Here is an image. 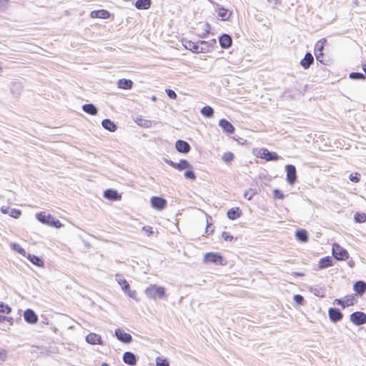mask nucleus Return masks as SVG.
I'll list each match as a JSON object with an SVG mask.
<instances>
[{"label": "nucleus", "mask_w": 366, "mask_h": 366, "mask_svg": "<svg viewBox=\"0 0 366 366\" xmlns=\"http://www.w3.org/2000/svg\"><path fill=\"white\" fill-rule=\"evenodd\" d=\"M242 212L238 207L231 208L230 209L228 210L227 213V217L231 220L238 219L242 216Z\"/></svg>", "instance_id": "obj_19"}, {"label": "nucleus", "mask_w": 366, "mask_h": 366, "mask_svg": "<svg viewBox=\"0 0 366 366\" xmlns=\"http://www.w3.org/2000/svg\"><path fill=\"white\" fill-rule=\"evenodd\" d=\"M267 1L274 4H277L280 3V0H267Z\"/></svg>", "instance_id": "obj_54"}, {"label": "nucleus", "mask_w": 366, "mask_h": 366, "mask_svg": "<svg viewBox=\"0 0 366 366\" xmlns=\"http://www.w3.org/2000/svg\"><path fill=\"white\" fill-rule=\"evenodd\" d=\"M354 218L355 222L358 223H363L366 222V214L363 212L355 213Z\"/></svg>", "instance_id": "obj_37"}, {"label": "nucleus", "mask_w": 366, "mask_h": 366, "mask_svg": "<svg viewBox=\"0 0 366 366\" xmlns=\"http://www.w3.org/2000/svg\"><path fill=\"white\" fill-rule=\"evenodd\" d=\"M24 317L25 321L30 324L36 323L38 321L37 315L32 310L30 309H28L24 312Z\"/></svg>", "instance_id": "obj_15"}, {"label": "nucleus", "mask_w": 366, "mask_h": 366, "mask_svg": "<svg viewBox=\"0 0 366 366\" xmlns=\"http://www.w3.org/2000/svg\"><path fill=\"white\" fill-rule=\"evenodd\" d=\"M327 39L325 38H322L320 39L315 46V54L316 56V59L320 61V62L322 61V59L324 58V54L323 50L326 45Z\"/></svg>", "instance_id": "obj_7"}, {"label": "nucleus", "mask_w": 366, "mask_h": 366, "mask_svg": "<svg viewBox=\"0 0 366 366\" xmlns=\"http://www.w3.org/2000/svg\"><path fill=\"white\" fill-rule=\"evenodd\" d=\"M118 88L122 89H131L133 86V81L130 79H121L117 81Z\"/></svg>", "instance_id": "obj_25"}, {"label": "nucleus", "mask_w": 366, "mask_h": 366, "mask_svg": "<svg viewBox=\"0 0 366 366\" xmlns=\"http://www.w3.org/2000/svg\"><path fill=\"white\" fill-rule=\"evenodd\" d=\"M134 122L139 126H140L142 127H144V128H149L152 125V122L151 120L147 119L144 118L143 117H137L135 119Z\"/></svg>", "instance_id": "obj_28"}, {"label": "nucleus", "mask_w": 366, "mask_h": 366, "mask_svg": "<svg viewBox=\"0 0 366 366\" xmlns=\"http://www.w3.org/2000/svg\"><path fill=\"white\" fill-rule=\"evenodd\" d=\"M11 312V308L6 304L0 302V313L8 315Z\"/></svg>", "instance_id": "obj_38"}, {"label": "nucleus", "mask_w": 366, "mask_h": 366, "mask_svg": "<svg viewBox=\"0 0 366 366\" xmlns=\"http://www.w3.org/2000/svg\"><path fill=\"white\" fill-rule=\"evenodd\" d=\"M115 335L117 339L122 342L129 343L132 341V335L121 329L116 330Z\"/></svg>", "instance_id": "obj_14"}, {"label": "nucleus", "mask_w": 366, "mask_h": 366, "mask_svg": "<svg viewBox=\"0 0 366 366\" xmlns=\"http://www.w3.org/2000/svg\"><path fill=\"white\" fill-rule=\"evenodd\" d=\"M273 195H274V197L276 199H282L285 197V195L283 194V193L281 191H280L279 189H274L273 191Z\"/></svg>", "instance_id": "obj_47"}, {"label": "nucleus", "mask_w": 366, "mask_h": 366, "mask_svg": "<svg viewBox=\"0 0 366 366\" xmlns=\"http://www.w3.org/2000/svg\"><path fill=\"white\" fill-rule=\"evenodd\" d=\"M350 320L356 325L366 323V315L362 312H355L350 315Z\"/></svg>", "instance_id": "obj_11"}, {"label": "nucleus", "mask_w": 366, "mask_h": 366, "mask_svg": "<svg viewBox=\"0 0 366 366\" xmlns=\"http://www.w3.org/2000/svg\"><path fill=\"white\" fill-rule=\"evenodd\" d=\"M218 16L221 19L222 21H226L229 19V17L232 15V12L229 11L228 9L220 7L217 10Z\"/></svg>", "instance_id": "obj_29"}, {"label": "nucleus", "mask_w": 366, "mask_h": 366, "mask_svg": "<svg viewBox=\"0 0 366 366\" xmlns=\"http://www.w3.org/2000/svg\"><path fill=\"white\" fill-rule=\"evenodd\" d=\"M89 16L92 19H107L110 17V13L105 9L94 10L90 12Z\"/></svg>", "instance_id": "obj_13"}, {"label": "nucleus", "mask_w": 366, "mask_h": 366, "mask_svg": "<svg viewBox=\"0 0 366 366\" xmlns=\"http://www.w3.org/2000/svg\"><path fill=\"white\" fill-rule=\"evenodd\" d=\"M86 341L91 345H102L101 336L93 332H91L86 335Z\"/></svg>", "instance_id": "obj_16"}, {"label": "nucleus", "mask_w": 366, "mask_h": 366, "mask_svg": "<svg viewBox=\"0 0 366 366\" xmlns=\"http://www.w3.org/2000/svg\"><path fill=\"white\" fill-rule=\"evenodd\" d=\"M151 204L152 207L158 210L164 209L167 206V201L159 197H153L151 199Z\"/></svg>", "instance_id": "obj_12"}, {"label": "nucleus", "mask_w": 366, "mask_h": 366, "mask_svg": "<svg viewBox=\"0 0 366 366\" xmlns=\"http://www.w3.org/2000/svg\"><path fill=\"white\" fill-rule=\"evenodd\" d=\"M28 259L30 260V262L36 265V266H42L44 262H43V260L39 258V257L37 256H35V255H31L29 254L28 256Z\"/></svg>", "instance_id": "obj_34"}, {"label": "nucleus", "mask_w": 366, "mask_h": 366, "mask_svg": "<svg viewBox=\"0 0 366 366\" xmlns=\"http://www.w3.org/2000/svg\"><path fill=\"white\" fill-rule=\"evenodd\" d=\"M201 113L207 117H210L213 115L214 110L211 107L205 106L202 109Z\"/></svg>", "instance_id": "obj_36"}, {"label": "nucleus", "mask_w": 366, "mask_h": 366, "mask_svg": "<svg viewBox=\"0 0 366 366\" xmlns=\"http://www.w3.org/2000/svg\"><path fill=\"white\" fill-rule=\"evenodd\" d=\"M166 92L170 99H175L177 98V94L173 90L167 89Z\"/></svg>", "instance_id": "obj_48"}, {"label": "nucleus", "mask_w": 366, "mask_h": 366, "mask_svg": "<svg viewBox=\"0 0 366 366\" xmlns=\"http://www.w3.org/2000/svg\"><path fill=\"white\" fill-rule=\"evenodd\" d=\"M176 149L179 152L188 153L190 151V145L185 141L178 140L175 144Z\"/></svg>", "instance_id": "obj_18"}, {"label": "nucleus", "mask_w": 366, "mask_h": 366, "mask_svg": "<svg viewBox=\"0 0 366 366\" xmlns=\"http://www.w3.org/2000/svg\"><path fill=\"white\" fill-rule=\"evenodd\" d=\"M9 4V0H0V9L6 8Z\"/></svg>", "instance_id": "obj_51"}, {"label": "nucleus", "mask_w": 366, "mask_h": 366, "mask_svg": "<svg viewBox=\"0 0 366 366\" xmlns=\"http://www.w3.org/2000/svg\"><path fill=\"white\" fill-rule=\"evenodd\" d=\"M219 126L223 130L229 134H233L234 132V127L227 120L222 119L219 121Z\"/></svg>", "instance_id": "obj_24"}, {"label": "nucleus", "mask_w": 366, "mask_h": 366, "mask_svg": "<svg viewBox=\"0 0 366 366\" xmlns=\"http://www.w3.org/2000/svg\"><path fill=\"white\" fill-rule=\"evenodd\" d=\"M222 159L226 163H230L234 159L233 153L228 152L222 155Z\"/></svg>", "instance_id": "obj_39"}, {"label": "nucleus", "mask_w": 366, "mask_h": 366, "mask_svg": "<svg viewBox=\"0 0 366 366\" xmlns=\"http://www.w3.org/2000/svg\"><path fill=\"white\" fill-rule=\"evenodd\" d=\"M333 265V260L331 257L321 258L318 262V269H323Z\"/></svg>", "instance_id": "obj_20"}, {"label": "nucleus", "mask_w": 366, "mask_h": 366, "mask_svg": "<svg viewBox=\"0 0 366 366\" xmlns=\"http://www.w3.org/2000/svg\"><path fill=\"white\" fill-rule=\"evenodd\" d=\"M21 214V212L19 209H11L9 212V215L13 218L18 219Z\"/></svg>", "instance_id": "obj_40"}, {"label": "nucleus", "mask_w": 366, "mask_h": 366, "mask_svg": "<svg viewBox=\"0 0 366 366\" xmlns=\"http://www.w3.org/2000/svg\"><path fill=\"white\" fill-rule=\"evenodd\" d=\"M127 295L133 299H136L137 298V292L136 291H134V290H130L129 289V290H127V292H125Z\"/></svg>", "instance_id": "obj_50"}, {"label": "nucleus", "mask_w": 366, "mask_h": 366, "mask_svg": "<svg viewBox=\"0 0 366 366\" xmlns=\"http://www.w3.org/2000/svg\"><path fill=\"white\" fill-rule=\"evenodd\" d=\"M332 254L337 260L342 261L349 258V253L347 251L337 243H334L332 244Z\"/></svg>", "instance_id": "obj_5"}, {"label": "nucleus", "mask_w": 366, "mask_h": 366, "mask_svg": "<svg viewBox=\"0 0 366 366\" xmlns=\"http://www.w3.org/2000/svg\"><path fill=\"white\" fill-rule=\"evenodd\" d=\"M182 43L187 49L196 54L207 53L212 50L211 44L206 41L194 42L191 40L184 39Z\"/></svg>", "instance_id": "obj_1"}, {"label": "nucleus", "mask_w": 366, "mask_h": 366, "mask_svg": "<svg viewBox=\"0 0 366 366\" xmlns=\"http://www.w3.org/2000/svg\"><path fill=\"white\" fill-rule=\"evenodd\" d=\"M296 237L302 242H307L308 239L307 233L305 229H300L296 232Z\"/></svg>", "instance_id": "obj_33"}, {"label": "nucleus", "mask_w": 366, "mask_h": 366, "mask_svg": "<svg viewBox=\"0 0 366 366\" xmlns=\"http://www.w3.org/2000/svg\"><path fill=\"white\" fill-rule=\"evenodd\" d=\"M36 217L39 222L49 226L56 228H60L62 226L59 220L55 219V218L49 214H46L45 212H40L37 214Z\"/></svg>", "instance_id": "obj_2"}, {"label": "nucleus", "mask_w": 366, "mask_h": 366, "mask_svg": "<svg viewBox=\"0 0 366 366\" xmlns=\"http://www.w3.org/2000/svg\"><path fill=\"white\" fill-rule=\"evenodd\" d=\"M244 197L247 198V199L250 200L252 199V195H249V192H246L244 193Z\"/></svg>", "instance_id": "obj_55"}, {"label": "nucleus", "mask_w": 366, "mask_h": 366, "mask_svg": "<svg viewBox=\"0 0 366 366\" xmlns=\"http://www.w3.org/2000/svg\"><path fill=\"white\" fill-rule=\"evenodd\" d=\"M328 314L330 319L334 322L340 321L343 317L342 312L335 308H330L328 311Z\"/></svg>", "instance_id": "obj_17"}, {"label": "nucleus", "mask_w": 366, "mask_h": 366, "mask_svg": "<svg viewBox=\"0 0 366 366\" xmlns=\"http://www.w3.org/2000/svg\"><path fill=\"white\" fill-rule=\"evenodd\" d=\"M296 276H302L303 274L302 273H295Z\"/></svg>", "instance_id": "obj_57"}, {"label": "nucleus", "mask_w": 366, "mask_h": 366, "mask_svg": "<svg viewBox=\"0 0 366 366\" xmlns=\"http://www.w3.org/2000/svg\"><path fill=\"white\" fill-rule=\"evenodd\" d=\"M102 366H110L109 364L104 362Z\"/></svg>", "instance_id": "obj_56"}, {"label": "nucleus", "mask_w": 366, "mask_h": 366, "mask_svg": "<svg viewBox=\"0 0 366 366\" xmlns=\"http://www.w3.org/2000/svg\"><path fill=\"white\" fill-rule=\"evenodd\" d=\"M166 162L172 167L179 171L192 168V166L186 159H182L179 163H175L172 160H166Z\"/></svg>", "instance_id": "obj_10"}, {"label": "nucleus", "mask_w": 366, "mask_h": 366, "mask_svg": "<svg viewBox=\"0 0 366 366\" xmlns=\"http://www.w3.org/2000/svg\"><path fill=\"white\" fill-rule=\"evenodd\" d=\"M157 366H169V362L166 359L157 357L156 359Z\"/></svg>", "instance_id": "obj_41"}, {"label": "nucleus", "mask_w": 366, "mask_h": 366, "mask_svg": "<svg viewBox=\"0 0 366 366\" xmlns=\"http://www.w3.org/2000/svg\"><path fill=\"white\" fill-rule=\"evenodd\" d=\"M123 361L129 365H135L137 363V359L135 355L130 352H126L123 355Z\"/></svg>", "instance_id": "obj_26"}, {"label": "nucleus", "mask_w": 366, "mask_h": 366, "mask_svg": "<svg viewBox=\"0 0 366 366\" xmlns=\"http://www.w3.org/2000/svg\"><path fill=\"white\" fill-rule=\"evenodd\" d=\"M350 77L352 79H365L364 75L359 72H352L350 74Z\"/></svg>", "instance_id": "obj_46"}, {"label": "nucleus", "mask_w": 366, "mask_h": 366, "mask_svg": "<svg viewBox=\"0 0 366 366\" xmlns=\"http://www.w3.org/2000/svg\"><path fill=\"white\" fill-rule=\"evenodd\" d=\"M335 302L340 305L342 308L346 307L352 306L356 302V300L354 295H350L345 297L344 300L335 299Z\"/></svg>", "instance_id": "obj_8"}, {"label": "nucleus", "mask_w": 366, "mask_h": 366, "mask_svg": "<svg viewBox=\"0 0 366 366\" xmlns=\"http://www.w3.org/2000/svg\"><path fill=\"white\" fill-rule=\"evenodd\" d=\"M232 38L228 34H223L219 37V44L222 48L227 49L232 45Z\"/></svg>", "instance_id": "obj_27"}, {"label": "nucleus", "mask_w": 366, "mask_h": 366, "mask_svg": "<svg viewBox=\"0 0 366 366\" xmlns=\"http://www.w3.org/2000/svg\"><path fill=\"white\" fill-rule=\"evenodd\" d=\"M6 354L5 351L0 352V358L4 359Z\"/></svg>", "instance_id": "obj_53"}, {"label": "nucleus", "mask_w": 366, "mask_h": 366, "mask_svg": "<svg viewBox=\"0 0 366 366\" xmlns=\"http://www.w3.org/2000/svg\"><path fill=\"white\" fill-rule=\"evenodd\" d=\"M222 238L226 242H232L234 239L233 236H232L229 232H223L222 234Z\"/></svg>", "instance_id": "obj_45"}, {"label": "nucleus", "mask_w": 366, "mask_h": 366, "mask_svg": "<svg viewBox=\"0 0 366 366\" xmlns=\"http://www.w3.org/2000/svg\"><path fill=\"white\" fill-rule=\"evenodd\" d=\"M145 293L150 298H163L165 297V288L156 285H151L146 289Z\"/></svg>", "instance_id": "obj_3"}, {"label": "nucleus", "mask_w": 366, "mask_h": 366, "mask_svg": "<svg viewBox=\"0 0 366 366\" xmlns=\"http://www.w3.org/2000/svg\"><path fill=\"white\" fill-rule=\"evenodd\" d=\"M287 181L290 185H293L297 180L296 168L294 165L286 166Z\"/></svg>", "instance_id": "obj_9"}, {"label": "nucleus", "mask_w": 366, "mask_h": 366, "mask_svg": "<svg viewBox=\"0 0 366 366\" xmlns=\"http://www.w3.org/2000/svg\"><path fill=\"white\" fill-rule=\"evenodd\" d=\"M254 154L257 157L264 159L267 162L277 161L280 159V157L276 152H271L266 148L257 149Z\"/></svg>", "instance_id": "obj_4"}, {"label": "nucleus", "mask_w": 366, "mask_h": 366, "mask_svg": "<svg viewBox=\"0 0 366 366\" xmlns=\"http://www.w3.org/2000/svg\"><path fill=\"white\" fill-rule=\"evenodd\" d=\"M151 0H137L135 6L138 9H147L150 7Z\"/></svg>", "instance_id": "obj_31"}, {"label": "nucleus", "mask_w": 366, "mask_h": 366, "mask_svg": "<svg viewBox=\"0 0 366 366\" xmlns=\"http://www.w3.org/2000/svg\"><path fill=\"white\" fill-rule=\"evenodd\" d=\"M204 262L205 263H214L216 264L224 265L225 262L222 255L217 252H208L206 253L204 257Z\"/></svg>", "instance_id": "obj_6"}, {"label": "nucleus", "mask_w": 366, "mask_h": 366, "mask_svg": "<svg viewBox=\"0 0 366 366\" xmlns=\"http://www.w3.org/2000/svg\"><path fill=\"white\" fill-rule=\"evenodd\" d=\"M102 127L109 130V132H115L117 129V126L115 124L109 119H105L102 122Z\"/></svg>", "instance_id": "obj_30"}, {"label": "nucleus", "mask_w": 366, "mask_h": 366, "mask_svg": "<svg viewBox=\"0 0 366 366\" xmlns=\"http://www.w3.org/2000/svg\"><path fill=\"white\" fill-rule=\"evenodd\" d=\"M354 291L359 295H362L366 292V283L363 281H357L354 284Z\"/></svg>", "instance_id": "obj_22"}, {"label": "nucleus", "mask_w": 366, "mask_h": 366, "mask_svg": "<svg viewBox=\"0 0 366 366\" xmlns=\"http://www.w3.org/2000/svg\"><path fill=\"white\" fill-rule=\"evenodd\" d=\"M313 61V56L310 53H307L305 57L300 61V64L304 69H307L312 65Z\"/></svg>", "instance_id": "obj_23"}, {"label": "nucleus", "mask_w": 366, "mask_h": 366, "mask_svg": "<svg viewBox=\"0 0 366 366\" xmlns=\"http://www.w3.org/2000/svg\"><path fill=\"white\" fill-rule=\"evenodd\" d=\"M0 209L3 214H9L10 209L8 206H2Z\"/></svg>", "instance_id": "obj_52"}, {"label": "nucleus", "mask_w": 366, "mask_h": 366, "mask_svg": "<svg viewBox=\"0 0 366 366\" xmlns=\"http://www.w3.org/2000/svg\"><path fill=\"white\" fill-rule=\"evenodd\" d=\"M294 300L299 305H302V302L304 300L303 297L302 295H295L294 296Z\"/></svg>", "instance_id": "obj_49"}, {"label": "nucleus", "mask_w": 366, "mask_h": 366, "mask_svg": "<svg viewBox=\"0 0 366 366\" xmlns=\"http://www.w3.org/2000/svg\"><path fill=\"white\" fill-rule=\"evenodd\" d=\"M104 196L111 200H120L122 199V195L117 191L111 189L105 190Z\"/></svg>", "instance_id": "obj_21"}, {"label": "nucleus", "mask_w": 366, "mask_h": 366, "mask_svg": "<svg viewBox=\"0 0 366 366\" xmlns=\"http://www.w3.org/2000/svg\"><path fill=\"white\" fill-rule=\"evenodd\" d=\"M184 177L187 179L194 180L196 179V175L192 169H188L184 173Z\"/></svg>", "instance_id": "obj_42"}, {"label": "nucleus", "mask_w": 366, "mask_h": 366, "mask_svg": "<svg viewBox=\"0 0 366 366\" xmlns=\"http://www.w3.org/2000/svg\"><path fill=\"white\" fill-rule=\"evenodd\" d=\"M118 282L121 285L122 289L124 292H127V290H129V289L130 288L129 284L127 281V280L124 279V277H121L120 275H119V278L118 279Z\"/></svg>", "instance_id": "obj_35"}, {"label": "nucleus", "mask_w": 366, "mask_h": 366, "mask_svg": "<svg viewBox=\"0 0 366 366\" xmlns=\"http://www.w3.org/2000/svg\"><path fill=\"white\" fill-rule=\"evenodd\" d=\"M82 109L84 112L91 115H96L97 114V109L92 104H84L82 107Z\"/></svg>", "instance_id": "obj_32"}, {"label": "nucleus", "mask_w": 366, "mask_h": 366, "mask_svg": "<svg viewBox=\"0 0 366 366\" xmlns=\"http://www.w3.org/2000/svg\"><path fill=\"white\" fill-rule=\"evenodd\" d=\"M142 229H143V231L145 232L147 237H152V236L154 235V231L153 228L150 226H144L142 228Z\"/></svg>", "instance_id": "obj_44"}, {"label": "nucleus", "mask_w": 366, "mask_h": 366, "mask_svg": "<svg viewBox=\"0 0 366 366\" xmlns=\"http://www.w3.org/2000/svg\"><path fill=\"white\" fill-rule=\"evenodd\" d=\"M350 180L353 182H359L360 180V174L357 172L352 173L350 175Z\"/></svg>", "instance_id": "obj_43"}]
</instances>
